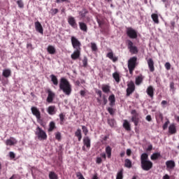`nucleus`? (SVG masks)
Instances as JSON below:
<instances>
[{"label": "nucleus", "instance_id": "obj_1", "mask_svg": "<svg viewBox=\"0 0 179 179\" xmlns=\"http://www.w3.org/2000/svg\"><path fill=\"white\" fill-rule=\"evenodd\" d=\"M141 166L144 171H149L153 168V162L149 160V155L146 152L141 155Z\"/></svg>", "mask_w": 179, "mask_h": 179}, {"label": "nucleus", "instance_id": "obj_2", "mask_svg": "<svg viewBox=\"0 0 179 179\" xmlns=\"http://www.w3.org/2000/svg\"><path fill=\"white\" fill-rule=\"evenodd\" d=\"M59 86L60 90H62L66 96H71V94L72 93V85L66 78H62Z\"/></svg>", "mask_w": 179, "mask_h": 179}, {"label": "nucleus", "instance_id": "obj_3", "mask_svg": "<svg viewBox=\"0 0 179 179\" xmlns=\"http://www.w3.org/2000/svg\"><path fill=\"white\" fill-rule=\"evenodd\" d=\"M127 66L130 75H132L134 73V71H135V68L138 66V57L135 56L130 57L127 62Z\"/></svg>", "mask_w": 179, "mask_h": 179}, {"label": "nucleus", "instance_id": "obj_4", "mask_svg": "<svg viewBox=\"0 0 179 179\" xmlns=\"http://www.w3.org/2000/svg\"><path fill=\"white\" fill-rule=\"evenodd\" d=\"M131 114L132 115L131 122H134L135 127H138V125L139 124V122L141 121V118H142V117H141V115H139L136 110H132L131 111Z\"/></svg>", "mask_w": 179, "mask_h": 179}, {"label": "nucleus", "instance_id": "obj_5", "mask_svg": "<svg viewBox=\"0 0 179 179\" xmlns=\"http://www.w3.org/2000/svg\"><path fill=\"white\" fill-rule=\"evenodd\" d=\"M35 135H36L39 141H45L47 140V133L43 130L40 127H38L36 129Z\"/></svg>", "mask_w": 179, "mask_h": 179}, {"label": "nucleus", "instance_id": "obj_6", "mask_svg": "<svg viewBox=\"0 0 179 179\" xmlns=\"http://www.w3.org/2000/svg\"><path fill=\"white\" fill-rule=\"evenodd\" d=\"M126 34L129 38H138V31H136V30L134 29L132 27H127L126 29Z\"/></svg>", "mask_w": 179, "mask_h": 179}, {"label": "nucleus", "instance_id": "obj_7", "mask_svg": "<svg viewBox=\"0 0 179 179\" xmlns=\"http://www.w3.org/2000/svg\"><path fill=\"white\" fill-rule=\"evenodd\" d=\"M126 96L127 97H129V96H131V94H132L133 92H135V83H134V81H130L129 83H127V88L126 90Z\"/></svg>", "mask_w": 179, "mask_h": 179}, {"label": "nucleus", "instance_id": "obj_8", "mask_svg": "<svg viewBox=\"0 0 179 179\" xmlns=\"http://www.w3.org/2000/svg\"><path fill=\"white\" fill-rule=\"evenodd\" d=\"M127 47L131 54H138V52H139L138 47L134 45V42H132L131 40L127 41Z\"/></svg>", "mask_w": 179, "mask_h": 179}, {"label": "nucleus", "instance_id": "obj_9", "mask_svg": "<svg viewBox=\"0 0 179 179\" xmlns=\"http://www.w3.org/2000/svg\"><path fill=\"white\" fill-rule=\"evenodd\" d=\"M71 44L73 45V48L74 50H82L80 48L82 46V43H80V41L76 37L71 36Z\"/></svg>", "mask_w": 179, "mask_h": 179}, {"label": "nucleus", "instance_id": "obj_10", "mask_svg": "<svg viewBox=\"0 0 179 179\" xmlns=\"http://www.w3.org/2000/svg\"><path fill=\"white\" fill-rule=\"evenodd\" d=\"M31 111L33 115H34L36 117V120H41V113L40 112V110H38V108H37V107L32 106L31 108Z\"/></svg>", "mask_w": 179, "mask_h": 179}, {"label": "nucleus", "instance_id": "obj_11", "mask_svg": "<svg viewBox=\"0 0 179 179\" xmlns=\"http://www.w3.org/2000/svg\"><path fill=\"white\" fill-rule=\"evenodd\" d=\"M47 93L48 95L46 101L48 103H52V101H54V98L55 97V94L52 92L50 89L47 90Z\"/></svg>", "mask_w": 179, "mask_h": 179}, {"label": "nucleus", "instance_id": "obj_12", "mask_svg": "<svg viewBox=\"0 0 179 179\" xmlns=\"http://www.w3.org/2000/svg\"><path fill=\"white\" fill-rule=\"evenodd\" d=\"M81 50H76V51H74L73 54H71V59H73V61H76V59H79V58H80Z\"/></svg>", "mask_w": 179, "mask_h": 179}, {"label": "nucleus", "instance_id": "obj_13", "mask_svg": "<svg viewBox=\"0 0 179 179\" xmlns=\"http://www.w3.org/2000/svg\"><path fill=\"white\" fill-rule=\"evenodd\" d=\"M146 93L149 96V97L153 99V96H155V89H153V87L152 85H150L147 88Z\"/></svg>", "mask_w": 179, "mask_h": 179}, {"label": "nucleus", "instance_id": "obj_14", "mask_svg": "<svg viewBox=\"0 0 179 179\" xmlns=\"http://www.w3.org/2000/svg\"><path fill=\"white\" fill-rule=\"evenodd\" d=\"M68 23L70 24V26H71V27H73V29L76 28L78 26L76 24V20L73 17H69Z\"/></svg>", "mask_w": 179, "mask_h": 179}, {"label": "nucleus", "instance_id": "obj_15", "mask_svg": "<svg viewBox=\"0 0 179 179\" xmlns=\"http://www.w3.org/2000/svg\"><path fill=\"white\" fill-rule=\"evenodd\" d=\"M148 68L150 72H155V62H153V59H149L148 61Z\"/></svg>", "mask_w": 179, "mask_h": 179}, {"label": "nucleus", "instance_id": "obj_16", "mask_svg": "<svg viewBox=\"0 0 179 179\" xmlns=\"http://www.w3.org/2000/svg\"><path fill=\"white\" fill-rule=\"evenodd\" d=\"M35 29L36 30V31H38V33H40L41 34H43V26L41 25V23H40V22H35Z\"/></svg>", "mask_w": 179, "mask_h": 179}, {"label": "nucleus", "instance_id": "obj_17", "mask_svg": "<svg viewBox=\"0 0 179 179\" xmlns=\"http://www.w3.org/2000/svg\"><path fill=\"white\" fill-rule=\"evenodd\" d=\"M83 145L84 146H86L87 149H90V138L89 136L84 137L83 138Z\"/></svg>", "mask_w": 179, "mask_h": 179}, {"label": "nucleus", "instance_id": "obj_18", "mask_svg": "<svg viewBox=\"0 0 179 179\" xmlns=\"http://www.w3.org/2000/svg\"><path fill=\"white\" fill-rule=\"evenodd\" d=\"M169 132L171 134V135H174V134H176L177 132V129L176 127V124H170L169 127Z\"/></svg>", "mask_w": 179, "mask_h": 179}, {"label": "nucleus", "instance_id": "obj_19", "mask_svg": "<svg viewBox=\"0 0 179 179\" xmlns=\"http://www.w3.org/2000/svg\"><path fill=\"white\" fill-rule=\"evenodd\" d=\"M48 113L50 115H54L57 113V110L55 109V106H50L48 108Z\"/></svg>", "mask_w": 179, "mask_h": 179}, {"label": "nucleus", "instance_id": "obj_20", "mask_svg": "<svg viewBox=\"0 0 179 179\" xmlns=\"http://www.w3.org/2000/svg\"><path fill=\"white\" fill-rule=\"evenodd\" d=\"M166 166L167 169H173L176 167V162L173 160H169L166 162Z\"/></svg>", "mask_w": 179, "mask_h": 179}, {"label": "nucleus", "instance_id": "obj_21", "mask_svg": "<svg viewBox=\"0 0 179 179\" xmlns=\"http://www.w3.org/2000/svg\"><path fill=\"white\" fill-rule=\"evenodd\" d=\"M108 100L110 101L109 106H110V107H114V106H115V95L111 94L108 97Z\"/></svg>", "mask_w": 179, "mask_h": 179}, {"label": "nucleus", "instance_id": "obj_22", "mask_svg": "<svg viewBox=\"0 0 179 179\" xmlns=\"http://www.w3.org/2000/svg\"><path fill=\"white\" fill-rule=\"evenodd\" d=\"M106 57L109 58V59H111L113 62H117V61H118V57H114V53L113 52H108L106 55Z\"/></svg>", "mask_w": 179, "mask_h": 179}, {"label": "nucleus", "instance_id": "obj_23", "mask_svg": "<svg viewBox=\"0 0 179 179\" xmlns=\"http://www.w3.org/2000/svg\"><path fill=\"white\" fill-rule=\"evenodd\" d=\"M47 51L51 55H54V54H55V52H57V50H55V47H54L53 45H51L48 46Z\"/></svg>", "mask_w": 179, "mask_h": 179}, {"label": "nucleus", "instance_id": "obj_24", "mask_svg": "<svg viewBox=\"0 0 179 179\" xmlns=\"http://www.w3.org/2000/svg\"><path fill=\"white\" fill-rule=\"evenodd\" d=\"M11 75H12V71H10V69H6L3 70L2 76L4 78H9V76H11Z\"/></svg>", "mask_w": 179, "mask_h": 179}, {"label": "nucleus", "instance_id": "obj_25", "mask_svg": "<svg viewBox=\"0 0 179 179\" xmlns=\"http://www.w3.org/2000/svg\"><path fill=\"white\" fill-rule=\"evenodd\" d=\"M105 152L107 155L108 159H111V152H113V148H111L110 145H108L106 147Z\"/></svg>", "mask_w": 179, "mask_h": 179}, {"label": "nucleus", "instance_id": "obj_26", "mask_svg": "<svg viewBox=\"0 0 179 179\" xmlns=\"http://www.w3.org/2000/svg\"><path fill=\"white\" fill-rule=\"evenodd\" d=\"M78 24H79L80 30H82V31H84L85 33H87V25L86 24V23L79 22Z\"/></svg>", "mask_w": 179, "mask_h": 179}, {"label": "nucleus", "instance_id": "obj_27", "mask_svg": "<svg viewBox=\"0 0 179 179\" xmlns=\"http://www.w3.org/2000/svg\"><path fill=\"white\" fill-rule=\"evenodd\" d=\"M123 128H124L126 131H131V124H129V122H128V120H124Z\"/></svg>", "mask_w": 179, "mask_h": 179}, {"label": "nucleus", "instance_id": "obj_28", "mask_svg": "<svg viewBox=\"0 0 179 179\" xmlns=\"http://www.w3.org/2000/svg\"><path fill=\"white\" fill-rule=\"evenodd\" d=\"M75 136L78 138V142H80L82 141V130L80 129H78L75 132Z\"/></svg>", "mask_w": 179, "mask_h": 179}, {"label": "nucleus", "instance_id": "obj_29", "mask_svg": "<svg viewBox=\"0 0 179 179\" xmlns=\"http://www.w3.org/2000/svg\"><path fill=\"white\" fill-rule=\"evenodd\" d=\"M151 17L154 22V23H155L156 24H159V23H160V22L159 21V15L156 13H152L151 15Z\"/></svg>", "mask_w": 179, "mask_h": 179}, {"label": "nucleus", "instance_id": "obj_30", "mask_svg": "<svg viewBox=\"0 0 179 179\" xmlns=\"http://www.w3.org/2000/svg\"><path fill=\"white\" fill-rule=\"evenodd\" d=\"M159 157H162V154L160 152H155L151 155L150 159L151 160H157Z\"/></svg>", "mask_w": 179, "mask_h": 179}, {"label": "nucleus", "instance_id": "obj_31", "mask_svg": "<svg viewBox=\"0 0 179 179\" xmlns=\"http://www.w3.org/2000/svg\"><path fill=\"white\" fill-rule=\"evenodd\" d=\"M50 79L55 86H58V78L54 74L50 75Z\"/></svg>", "mask_w": 179, "mask_h": 179}, {"label": "nucleus", "instance_id": "obj_32", "mask_svg": "<svg viewBox=\"0 0 179 179\" xmlns=\"http://www.w3.org/2000/svg\"><path fill=\"white\" fill-rule=\"evenodd\" d=\"M55 128H57V127L55 126V122L52 121L49 124V129H48V132H52V131H54Z\"/></svg>", "mask_w": 179, "mask_h": 179}, {"label": "nucleus", "instance_id": "obj_33", "mask_svg": "<svg viewBox=\"0 0 179 179\" xmlns=\"http://www.w3.org/2000/svg\"><path fill=\"white\" fill-rule=\"evenodd\" d=\"M113 79H115L117 83H120V82L121 81V78H120V73H118L117 72H115L113 73Z\"/></svg>", "mask_w": 179, "mask_h": 179}, {"label": "nucleus", "instance_id": "obj_34", "mask_svg": "<svg viewBox=\"0 0 179 179\" xmlns=\"http://www.w3.org/2000/svg\"><path fill=\"white\" fill-rule=\"evenodd\" d=\"M124 167H127V169H131L132 167V161L129 159H126L124 160Z\"/></svg>", "mask_w": 179, "mask_h": 179}, {"label": "nucleus", "instance_id": "obj_35", "mask_svg": "<svg viewBox=\"0 0 179 179\" xmlns=\"http://www.w3.org/2000/svg\"><path fill=\"white\" fill-rule=\"evenodd\" d=\"M102 89V92H103V93H110V87L108 85H103L101 87Z\"/></svg>", "mask_w": 179, "mask_h": 179}, {"label": "nucleus", "instance_id": "obj_36", "mask_svg": "<svg viewBox=\"0 0 179 179\" xmlns=\"http://www.w3.org/2000/svg\"><path fill=\"white\" fill-rule=\"evenodd\" d=\"M124 178V169H120L117 173V176H116V179H122Z\"/></svg>", "mask_w": 179, "mask_h": 179}, {"label": "nucleus", "instance_id": "obj_37", "mask_svg": "<svg viewBox=\"0 0 179 179\" xmlns=\"http://www.w3.org/2000/svg\"><path fill=\"white\" fill-rule=\"evenodd\" d=\"M143 82V76H138L136 78V85H139Z\"/></svg>", "mask_w": 179, "mask_h": 179}, {"label": "nucleus", "instance_id": "obj_38", "mask_svg": "<svg viewBox=\"0 0 179 179\" xmlns=\"http://www.w3.org/2000/svg\"><path fill=\"white\" fill-rule=\"evenodd\" d=\"M59 120H60V125H64L65 122V114L64 113H60L59 115Z\"/></svg>", "mask_w": 179, "mask_h": 179}, {"label": "nucleus", "instance_id": "obj_39", "mask_svg": "<svg viewBox=\"0 0 179 179\" xmlns=\"http://www.w3.org/2000/svg\"><path fill=\"white\" fill-rule=\"evenodd\" d=\"M49 178L50 179H58V175L55 173L54 171H50L49 173Z\"/></svg>", "mask_w": 179, "mask_h": 179}, {"label": "nucleus", "instance_id": "obj_40", "mask_svg": "<svg viewBox=\"0 0 179 179\" xmlns=\"http://www.w3.org/2000/svg\"><path fill=\"white\" fill-rule=\"evenodd\" d=\"M15 143H16V140L15 139L14 141H12L11 139H8L6 141V145H7V146H13Z\"/></svg>", "mask_w": 179, "mask_h": 179}, {"label": "nucleus", "instance_id": "obj_41", "mask_svg": "<svg viewBox=\"0 0 179 179\" xmlns=\"http://www.w3.org/2000/svg\"><path fill=\"white\" fill-rule=\"evenodd\" d=\"M96 22L99 24V27H100L101 29V31L103 33V31H104V29H103V24H104V22H103L100 19H97Z\"/></svg>", "mask_w": 179, "mask_h": 179}, {"label": "nucleus", "instance_id": "obj_42", "mask_svg": "<svg viewBox=\"0 0 179 179\" xmlns=\"http://www.w3.org/2000/svg\"><path fill=\"white\" fill-rule=\"evenodd\" d=\"M55 139H57V141H61V139L62 138V136L61 135V132L57 131L56 133H55Z\"/></svg>", "mask_w": 179, "mask_h": 179}, {"label": "nucleus", "instance_id": "obj_43", "mask_svg": "<svg viewBox=\"0 0 179 179\" xmlns=\"http://www.w3.org/2000/svg\"><path fill=\"white\" fill-rule=\"evenodd\" d=\"M87 57H84L83 60H82V62H83V66L84 68H87Z\"/></svg>", "mask_w": 179, "mask_h": 179}, {"label": "nucleus", "instance_id": "obj_44", "mask_svg": "<svg viewBox=\"0 0 179 179\" xmlns=\"http://www.w3.org/2000/svg\"><path fill=\"white\" fill-rule=\"evenodd\" d=\"M108 124L111 127H114V125H115V120H114V119H108Z\"/></svg>", "mask_w": 179, "mask_h": 179}, {"label": "nucleus", "instance_id": "obj_45", "mask_svg": "<svg viewBox=\"0 0 179 179\" xmlns=\"http://www.w3.org/2000/svg\"><path fill=\"white\" fill-rule=\"evenodd\" d=\"M17 5H18L19 8H24V3H23V1L22 0H17Z\"/></svg>", "mask_w": 179, "mask_h": 179}, {"label": "nucleus", "instance_id": "obj_46", "mask_svg": "<svg viewBox=\"0 0 179 179\" xmlns=\"http://www.w3.org/2000/svg\"><path fill=\"white\" fill-rule=\"evenodd\" d=\"M83 132L86 136L87 134H89V130L87 129V127L86 126H82Z\"/></svg>", "mask_w": 179, "mask_h": 179}, {"label": "nucleus", "instance_id": "obj_47", "mask_svg": "<svg viewBox=\"0 0 179 179\" xmlns=\"http://www.w3.org/2000/svg\"><path fill=\"white\" fill-rule=\"evenodd\" d=\"M91 48L92 51H97V45L94 43H91Z\"/></svg>", "mask_w": 179, "mask_h": 179}, {"label": "nucleus", "instance_id": "obj_48", "mask_svg": "<svg viewBox=\"0 0 179 179\" xmlns=\"http://www.w3.org/2000/svg\"><path fill=\"white\" fill-rule=\"evenodd\" d=\"M58 12H59V10H58L57 8H52V9H51V15H52V16L57 15V13H58Z\"/></svg>", "mask_w": 179, "mask_h": 179}, {"label": "nucleus", "instance_id": "obj_49", "mask_svg": "<svg viewBox=\"0 0 179 179\" xmlns=\"http://www.w3.org/2000/svg\"><path fill=\"white\" fill-rule=\"evenodd\" d=\"M108 112L110 115H114V109L113 108H107Z\"/></svg>", "mask_w": 179, "mask_h": 179}, {"label": "nucleus", "instance_id": "obj_50", "mask_svg": "<svg viewBox=\"0 0 179 179\" xmlns=\"http://www.w3.org/2000/svg\"><path fill=\"white\" fill-rule=\"evenodd\" d=\"M169 124H170V120H167L163 125L162 128L163 129H167V127H169Z\"/></svg>", "mask_w": 179, "mask_h": 179}, {"label": "nucleus", "instance_id": "obj_51", "mask_svg": "<svg viewBox=\"0 0 179 179\" xmlns=\"http://www.w3.org/2000/svg\"><path fill=\"white\" fill-rule=\"evenodd\" d=\"M27 50H30V51H32V50H34V48H33V45L31 43H27Z\"/></svg>", "mask_w": 179, "mask_h": 179}, {"label": "nucleus", "instance_id": "obj_52", "mask_svg": "<svg viewBox=\"0 0 179 179\" xmlns=\"http://www.w3.org/2000/svg\"><path fill=\"white\" fill-rule=\"evenodd\" d=\"M165 68L167 71H170V69H171V64H170L169 62H166L165 64Z\"/></svg>", "mask_w": 179, "mask_h": 179}, {"label": "nucleus", "instance_id": "obj_53", "mask_svg": "<svg viewBox=\"0 0 179 179\" xmlns=\"http://www.w3.org/2000/svg\"><path fill=\"white\" fill-rule=\"evenodd\" d=\"M9 156L11 159H15V157H16V155H15V152H10Z\"/></svg>", "mask_w": 179, "mask_h": 179}, {"label": "nucleus", "instance_id": "obj_54", "mask_svg": "<svg viewBox=\"0 0 179 179\" xmlns=\"http://www.w3.org/2000/svg\"><path fill=\"white\" fill-rule=\"evenodd\" d=\"M102 99L103 100V106H106V104H107V103L108 102L107 98L106 97V95H103Z\"/></svg>", "mask_w": 179, "mask_h": 179}, {"label": "nucleus", "instance_id": "obj_55", "mask_svg": "<svg viewBox=\"0 0 179 179\" xmlns=\"http://www.w3.org/2000/svg\"><path fill=\"white\" fill-rule=\"evenodd\" d=\"M101 162H103V159H101V157H96V164H101Z\"/></svg>", "mask_w": 179, "mask_h": 179}, {"label": "nucleus", "instance_id": "obj_56", "mask_svg": "<svg viewBox=\"0 0 179 179\" xmlns=\"http://www.w3.org/2000/svg\"><path fill=\"white\" fill-rule=\"evenodd\" d=\"M126 153L127 156H131V155L132 154V150H131V149H127Z\"/></svg>", "mask_w": 179, "mask_h": 179}, {"label": "nucleus", "instance_id": "obj_57", "mask_svg": "<svg viewBox=\"0 0 179 179\" xmlns=\"http://www.w3.org/2000/svg\"><path fill=\"white\" fill-rule=\"evenodd\" d=\"M145 120L147 121H149V122H150V121H152V116H150V115H147L145 117Z\"/></svg>", "mask_w": 179, "mask_h": 179}, {"label": "nucleus", "instance_id": "obj_58", "mask_svg": "<svg viewBox=\"0 0 179 179\" xmlns=\"http://www.w3.org/2000/svg\"><path fill=\"white\" fill-rule=\"evenodd\" d=\"M87 13V11H85V13L80 12V15L82 17H85Z\"/></svg>", "mask_w": 179, "mask_h": 179}, {"label": "nucleus", "instance_id": "obj_59", "mask_svg": "<svg viewBox=\"0 0 179 179\" xmlns=\"http://www.w3.org/2000/svg\"><path fill=\"white\" fill-rule=\"evenodd\" d=\"M170 89H171V90H174V83L173 82H171L170 83Z\"/></svg>", "mask_w": 179, "mask_h": 179}, {"label": "nucleus", "instance_id": "obj_60", "mask_svg": "<svg viewBox=\"0 0 179 179\" xmlns=\"http://www.w3.org/2000/svg\"><path fill=\"white\" fill-rule=\"evenodd\" d=\"M101 157H102V159H104V160H106V159H107V156L106 155V153H104V152L101 154Z\"/></svg>", "mask_w": 179, "mask_h": 179}, {"label": "nucleus", "instance_id": "obj_61", "mask_svg": "<svg viewBox=\"0 0 179 179\" xmlns=\"http://www.w3.org/2000/svg\"><path fill=\"white\" fill-rule=\"evenodd\" d=\"M80 96H85V94H86V92H85V90H81L80 92Z\"/></svg>", "mask_w": 179, "mask_h": 179}, {"label": "nucleus", "instance_id": "obj_62", "mask_svg": "<svg viewBox=\"0 0 179 179\" xmlns=\"http://www.w3.org/2000/svg\"><path fill=\"white\" fill-rule=\"evenodd\" d=\"M96 94L99 96V97H101L103 94V93L101 92V90H100L96 92Z\"/></svg>", "mask_w": 179, "mask_h": 179}, {"label": "nucleus", "instance_id": "obj_63", "mask_svg": "<svg viewBox=\"0 0 179 179\" xmlns=\"http://www.w3.org/2000/svg\"><path fill=\"white\" fill-rule=\"evenodd\" d=\"M162 179H170V176L167 174L163 176Z\"/></svg>", "mask_w": 179, "mask_h": 179}, {"label": "nucleus", "instance_id": "obj_64", "mask_svg": "<svg viewBox=\"0 0 179 179\" xmlns=\"http://www.w3.org/2000/svg\"><path fill=\"white\" fill-rule=\"evenodd\" d=\"M92 179H99V177L97 176V173L94 174Z\"/></svg>", "mask_w": 179, "mask_h": 179}]
</instances>
